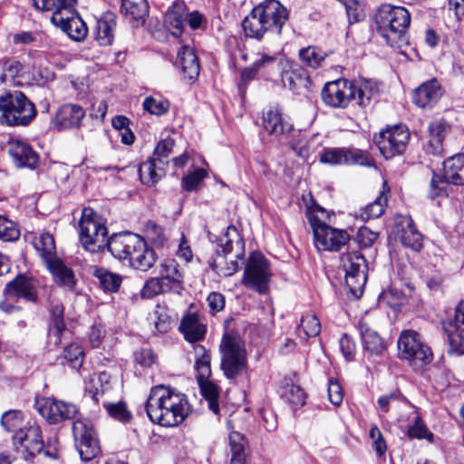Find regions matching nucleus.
Wrapping results in <instances>:
<instances>
[{"mask_svg":"<svg viewBox=\"0 0 464 464\" xmlns=\"http://www.w3.org/2000/svg\"><path fill=\"white\" fill-rule=\"evenodd\" d=\"M387 203V198L384 193L382 192L374 201L366 205L361 211V218L364 221H367L372 218H377L381 217L383 212Z\"/></svg>","mask_w":464,"mask_h":464,"instance_id":"nucleus-49","label":"nucleus"},{"mask_svg":"<svg viewBox=\"0 0 464 464\" xmlns=\"http://www.w3.org/2000/svg\"><path fill=\"white\" fill-rule=\"evenodd\" d=\"M443 91L437 79L420 85L413 93V102L420 108H431L441 98Z\"/></svg>","mask_w":464,"mask_h":464,"instance_id":"nucleus-20","label":"nucleus"},{"mask_svg":"<svg viewBox=\"0 0 464 464\" xmlns=\"http://www.w3.org/2000/svg\"><path fill=\"white\" fill-rule=\"evenodd\" d=\"M22 65L16 61H5L3 62V72L0 75L2 83H8L10 85H19L21 82L17 80Z\"/></svg>","mask_w":464,"mask_h":464,"instance_id":"nucleus-51","label":"nucleus"},{"mask_svg":"<svg viewBox=\"0 0 464 464\" xmlns=\"http://www.w3.org/2000/svg\"><path fill=\"white\" fill-rule=\"evenodd\" d=\"M34 246L40 252L46 265L57 258L54 239L51 234L42 233L34 241Z\"/></svg>","mask_w":464,"mask_h":464,"instance_id":"nucleus-43","label":"nucleus"},{"mask_svg":"<svg viewBox=\"0 0 464 464\" xmlns=\"http://www.w3.org/2000/svg\"><path fill=\"white\" fill-rule=\"evenodd\" d=\"M242 27L247 37L256 39L262 38L265 33L269 31L256 7L243 20Z\"/></svg>","mask_w":464,"mask_h":464,"instance_id":"nucleus-41","label":"nucleus"},{"mask_svg":"<svg viewBox=\"0 0 464 464\" xmlns=\"http://www.w3.org/2000/svg\"><path fill=\"white\" fill-rule=\"evenodd\" d=\"M74 6L75 0H60L59 5L54 8L51 16L52 24L57 27L64 26L72 16H78Z\"/></svg>","mask_w":464,"mask_h":464,"instance_id":"nucleus-42","label":"nucleus"},{"mask_svg":"<svg viewBox=\"0 0 464 464\" xmlns=\"http://www.w3.org/2000/svg\"><path fill=\"white\" fill-rule=\"evenodd\" d=\"M79 227L80 241L86 250L96 253L106 246L110 239L106 222L92 208H83Z\"/></svg>","mask_w":464,"mask_h":464,"instance_id":"nucleus-5","label":"nucleus"},{"mask_svg":"<svg viewBox=\"0 0 464 464\" xmlns=\"http://www.w3.org/2000/svg\"><path fill=\"white\" fill-rule=\"evenodd\" d=\"M178 59L184 77L195 81L199 75L200 66L194 50L183 45L178 53Z\"/></svg>","mask_w":464,"mask_h":464,"instance_id":"nucleus-31","label":"nucleus"},{"mask_svg":"<svg viewBox=\"0 0 464 464\" xmlns=\"http://www.w3.org/2000/svg\"><path fill=\"white\" fill-rule=\"evenodd\" d=\"M102 404L108 414L121 422H129L132 418L131 412L128 410L126 403L123 401L116 403L103 401Z\"/></svg>","mask_w":464,"mask_h":464,"instance_id":"nucleus-54","label":"nucleus"},{"mask_svg":"<svg viewBox=\"0 0 464 464\" xmlns=\"http://www.w3.org/2000/svg\"><path fill=\"white\" fill-rule=\"evenodd\" d=\"M50 325L48 332V342L50 344L58 346L62 342V336L68 331L63 322V306L61 303L52 304L50 308Z\"/></svg>","mask_w":464,"mask_h":464,"instance_id":"nucleus-25","label":"nucleus"},{"mask_svg":"<svg viewBox=\"0 0 464 464\" xmlns=\"http://www.w3.org/2000/svg\"><path fill=\"white\" fill-rule=\"evenodd\" d=\"M396 226L402 245L419 251L422 246V237L417 230L412 218L409 216H400L397 218Z\"/></svg>","mask_w":464,"mask_h":464,"instance_id":"nucleus-21","label":"nucleus"},{"mask_svg":"<svg viewBox=\"0 0 464 464\" xmlns=\"http://www.w3.org/2000/svg\"><path fill=\"white\" fill-rule=\"evenodd\" d=\"M244 256L245 242L236 227L229 226L219 238L217 254L210 266L219 276H230L239 269L238 260Z\"/></svg>","mask_w":464,"mask_h":464,"instance_id":"nucleus-2","label":"nucleus"},{"mask_svg":"<svg viewBox=\"0 0 464 464\" xmlns=\"http://www.w3.org/2000/svg\"><path fill=\"white\" fill-rule=\"evenodd\" d=\"M161 281L169 287V290L179 293L182 287L183 275L179 269V265L174 259H167L160 263L159 271Z\"/></svg>","mask_w":464,"mask_h":464,"instance_id":"nucleus-28","label":"nucleus"},{"mask_svg":"<svg viewBox=\"0 0 464 464\" xmlns=\"http://www.w3.org/2000/svg\"><path fill=\"white\" fill-rule=\"evenodd\" d=\"M116 27V16L113 13H105L97 20L93 30L94 38L102 46L111 44Z\"/></svg>","mask_w":464,"mask_h":464,"instance_id":"nucleus-29","label":"nucleus"},{"mask_svg":"<svg viewBox=\"0 0 464 464\" xmlns=\"http://www.w3.org/2000/svg\"><path fill=\"white\" fill-rule=\"evenodd\" d=\"M19 235L20 232L16 225L6 218L0 216V239L3 241H14L18 239Z\"/></svg>","mask_w":464,"mask_h":464,"instance_id":"nucleus-63","label":"nucleus"},{"mask_svg":"<svg viewBox=\"0 0 464 464\" xmlns=\"http://www.w3.org/2000/svg\"><path fill=\"white\" fill-rule=\"evenodd\" d=\"M442 328L447 335L450 352L464 354V300L455 307L454 318L442 323Z\"/></svg>","mask_w":464,"mask_h":464,"instance_id":"nucleus-15","label":"nucleus"},{"mask_svg":"<svg viewBox=\"0 0 464 464\" xmlns=\"http://www.w3.org/2000/svg\"><path fill=\"white\" fill-rule=\"evenodd\" d=\"M443 171L442 177L432 175L429 190V196L431 198L445 195L448 183L456 186L464 185V153L456 154L444 160Z\"/></svg>","mask_w":464,"mask_h":464,"instance_id":"nucleus-9","label":"nucleus"},{"mask_svg":"<svg viewBox=\"0 0 464 464\" xmlns=\"http://www.w3.org/2000/svg\"><path fill=\"white\" fill-rule=\"evenodd\" d=\"M186 341L189 343L200 342L204 339L207 333V325L204 324L198 314L188 313L181 321L179 327Z\"/></svg>","mask_w":464,"mask_h":464,"instance_id":"nucleus-23","label":"nucleus"},{"mask_svg":"<svg viewBox=\"0 0 464 464\" xmlns=\"http://www.w3.org/2000/svg\"><path fill=\"white\" fill-rule=\"evenodd\" d=\"M299 57L305 66L315 69L322 65L325 53L315 46H308L300 50Z\"/></svg>","mask_w":464,"mask_h":464,"instance_id":"nucleus-47","label":"nucleus"},{"mask_svg":"<svg viewBox=\"0 0 464 464\" xmlns=\"http://www.w3.org/2000/svg\"><path fill=\"white\" fill-rule=\"evenodd\" d=\"M141 237L133 233H124L112 236L106 246L111 255L120 260L130 262L132 253L140 245Z\"/></svg>","mask_w":464,"mask_h":464,"instance_id":"nucleus-18","label":"nucleus"},{"mask_svg":"<svg viewBox=\"0 0 464 464\" xmlns=\"http://www.w3.org/2000/svg\"><path fill=\"white\" fill-rule=\"evenodd\" d=\"M95 276L99 279L101 286L104 291L117 292L121 285V277L105 269H98Z\"/></svg>","mask_w":464,"mask_h":464,"instance_id":"nucleus-53","label":"nucleus"},{"mask_svg":"<svg viewBox=\"0 0 464 464\" xmlns=\"http://www.w3.org/2000/svg\"><path fill=\"white\" fill-rule=\"evenodd\" d=\"M148 11L146 0H121V12L136 26L143 24Z\"/></svg>","mask_w":464,"mask_h":464,"instance_id":"nucleus-36","label":"nucleus"},{"mask_svg":"<svg viewBox=\"0 0 464 464\" xmlns=\"http://www.w3.org/2000/svg\"><path fill=\"white\" fill-rule=\"evenodd\" d=\"M60 28L63 32L66 33L71 39L76 42L83 40L88 33L85 22L79 15L74 17L72 16L70 22Z\"/></svg>","mask_w":464,"mask_h":464,"instance_id":"nucleus-46","label":"nucleus"},{"mask_svg":"<svg viewBox=\"0 0 464 464\" xmlns=\"http://www.w3.org/2000/svg\"><path fill=\"white\" fill-rule=\"evenodd\" d=\"M284 399L293 406H302L305 402V394L298 385L290 384L285 386L283 393Z\"/></svg>","mask_w":464,"mask_h":464,"instance_id":"nucleus-62","label":"nucleus"},{"mask_svg":"<svg viewBox=\"0 0 464 464\" xmlns=\"http://www.w3.org/2000/svg\"><path fill=\"white\" fill-rule=\"evenodd\" d=\"M145 409L150 420L163 427L179 426L191 411L187 396L165 385H157L150 390Z\"/></svg>","mask_w":464,"mask_h":464,"instance_id":"nucleus-1","label":"nucleus"},{"mask_svg":"<svg viewBox=\"0 0 464 464\" xmlns=\"http://www.w3.org/2000/svg\"><path fill=\"white\" fill-rule=\"evenodd\" d=\"M324 103L334 109H345L353 101V83L345 79L327 82L321 92Z\"/></svg>","mask_w":464,"mask_h":464,"instance_id":"nucleus-14","label":"nucleus"},{"mask_svg":"<svg viewBox=\"0 0 464 464\" xmlns=\"http://www.w3.org/2000/svg\"><path fill=\"white\" fill-rule=\"evenodd\" d=\"M33 422L26 420L24 413L20 411H5L1 418V425L4 430L12 433V441L21 440L22 433L28 429Z\"/></svg>","mask_w":464,"mask_h":464,"instance_id":"nucleus-24","label":"nucleus"},{"mask_svg":"<svg viewBox=\"0 0 464 464\" xmlns=\"http://www.w3.org/2000/svg\"><path fill=\"white\" fill-rule=\"evenodd\" d=\"M140 243L141 246L137 247L132 253V256L129 263L135 269L147 271L155 265L158 257L155 251L152 248L148 247L146 242L142 238Z\"/></svg>","mask_w":464,"mask_h":464,"instance_id":"nucleus-34","label":"nucleus"},{"mask_svg":"<svg viewBox=\"0 0 464 464\" xmlns=\"http://www.w3.org/2000/svg\"><path fill=\"white\" fill-rule=\"evenodd\" d=\"M37 411L50 424H57L58 408L57 400L53 398H42L37 401Z\"/></svg>","mask_w":464,"mask_h":464,"instance_id":"nucleus-48","label":"nucleus"},{"mask_svg":"<svg viewBox=\"0 0 464 464\" xmlns=\"http://www.w3.org/2000/svg\"><path fill=\"white\" fill-rule=\"evenodd\" d=\"M46 266L59 285L70 290L73 289L76 284L74 274L61 259L56 258Z\"/></svg>","mask_w":464,"mask_h":464,"instance_id":"nucleus-40","label":"nucleus"},{"mask_svg":"<svg viewBox=\"0 0 464 464\" xmlns=\"http://www.w3.org/2000/svg\"><path fill=\"white\" fill-rule=\"evenodd\" d=\"M269 31L280 34L288 19V12L278 1L266 0L256 6Z\"/></svg>","mask_w":464,"mask_h":464,"instance_id":"nucleus-17","label":"nucleus"},{"mask_svg":"<svg viewBox=\"0 0 464 464\" xmlns=\"http://www.w3.org/2000/svg\"><path fill=\"white\" fill-rule=\"evenodd\" d=\"M359 330L364 349L371 354H381L385 349V343L379 334L366 321H361Z\"/></svg>","mask_w":464,"mask_h":464,"instance_id":"nucleus-33","label":"nucleus"},{"mask_svg":"<svg viewBox=\"0 0 464 464\" xmlns=\"http://www.w3.org/2000/svg\"><path fill=\"white\" fill-rule=\"evenodd\" d=\"M307 218L313 229L314 246L319 251H339L350 240L345 230L328 226L314 213L309 212Z\"/></svg>","mask_w":464,"mask_h":464,"instance_id":"nucleus-7","label":"nucleus"},{"mask_svg":"<svg viewBox=\"0 0 464 464\" xmlns=\"http://www.w3.org/2000/svg\"><path fill=\"white\" fill-rule=\"evenodd\" d=\"M272 272L268 261L260 252H253L245 267L243 285L260 295L267 294Z\"/></svg>","mask_w":464,"mask_h":464,"instance_id":"nucleus-8","label":"nucleus"},{"mask_svg":"<svg viewBox=\"0 0 464 464\" xmlns=\"http://www.w3.org/2000/svg\"><path fill=\"white\" fill-rule=\"evenodd\" d=\"M375 20L379 34L391 46H401L408 42L407 30L411 24V15L406 8L382 5Z\"/></svg>","mask_w":464,"mask_h":464,"instance_id":"nucleus-3","label":"nucleus"},{"mask_svg":"<svg viewBox=\"0 0 464 464\" xmlns=\"http://www.w3.org/2000/svg\"><path fill=\"white\" fill-rule=\"evenodd\" d=\"M84 353L82 346L72 343L64 349V359L73 369H79L83 362Z\"/></svg>","mask_w":464,"mask_h":464,"instance_id":"nucleus-60","label":"nucleus"},{"mask_svg":"<svg viewBox=\"0 0 464 464\" xmlns=\"http://www.w3.org/2000/svg\"><path fill=\"white\" fill-rule=\"evenodd\" d=\"M85 114V110L81 105L67 103L56 111L53 124L59 130L80 128Z\"/></svg>","mask_w":464,"mask_h":464,"instance_id":"nucleus-19","label":"nucleus"},{"mask_svg":"<svg viewBox=\"0 0 464 464\" xmlns=\"http://www.w3.org/2000/svg\"><path fill=\"white\" fill-rule=\"evenodd\" d=\"M76 449L82 460L90 461L100 453V445L92 423L87 420H77L72 424Z\"/></svg>","mask_w":464,"mask_h":464,"instance_id":"nucleus-12","label":"nucleus"},{"mask_svg":"<svg viewBox=\"0 0 464 464\" xmlns=\"http://www.w3.org/2000/svg\"><path fill=\"white\" fill-rule=\"evenodd\" d=\"M345 9L350 24L358 23L365 16L362 5L356 0H347Z\"/></svg>","mask_w":464,"mask_h":464,"instance_id":"nucleus-64","label":"nucleus"},{"mask_svg":"<svg viewBox=\"0 0 464 464\" xmlns=\"http://www.w3.org/2000/svg\"><path fill=\"white\" fill-rule=\"evenodd\" d=\"M200 392L204 399L208 401V405L210 411H212L215 414H218L219 412V405H218V398H219V390L218 387L209 381L208 379L203 380L202 382H198Z\"/></svg>","mask_w":464,"mask_h":464,"instance_id":"nucleus-45","label":"nucleus"},{"mask_svg":"<svg viewBox=\"0 0 464 464\" xmlns=\"http://www.w3.org/2000/svg\"><path fill=\"white\" fill-rule=\"evenodd\" d=\"M13 444L20 450L22 457L25 460L34 459L36 455L42 453L44 450V441L40 426L33 421L31 426L21 435V440H15Z\"/></svg>","mask_w":464,"mask_h":464,"instance_id":"nucleus-16","label":"nucleus"},{"mask_svg":"<svg viewBox=\"0 0 464 464\" xmlns=\"http://www.w3.org/2000/svg\"><path fill=\"white\" fill-rule=\"evenodd\" d=\"M408 436L411 439L427 440L432 442L434 435L429 430L423 420L419 417H415L414 421L408 427Z\"/></svg>","mask_w":464,"mask_h":464,"instance_id":"nucleus-57","label":"nucleus"},{"mask_svg":"<svg viewBox=\"0 0 464 464\" xmlns=\"http://www.w3.org/2000/svg\"><path fill=\"white\" fill-rule=\"evenodd\" d=\"M228 440L231 451L230 464H248L247 440L245 436L238 431H231Z\"/></svg>","mask_w":464,"mask_h":464,"instance_id":"nucleus-38","label":"nucleus"},{"mask_svg":"<svg viewBox=\"0 0 464 464\" xmlns=\"http://www.w3.org/2000/svg\"><path fill=\"white\" fill-rule=\"evenodd\" d=\"M5 294L7 298H25L34 301L36 298V291L32 279L18 276L6 285Z\"/></svg>","mask_w":464,"mask_h":464,"instance_id":"nucleus-27","label":"nucleus"},{"mask_svg":"<svg viewBox=\"0 0 464 464\" xmlns=\"http://www.w3.org/2000/svg\"><path fill=\"white\" fill-rule=\"evenodd\" d=\"M353 83V101L361 107L370 105L372 100L377 98L379 94L378 83L372 80L360 79L352 82Z\"/></svg>","mask_w":464,"mask_h":464,"instance_id":"nucleus-26","label":"nucleus"},{"mask_svg":"<svg viewBox=\"0 0 464 464\" xmlns=\"http://www.w3.org/2000/svg\"><path fill=\"white\" fill-rule=\"evenodd\" d=\"M111 388V375L107 372L93 374L85 382V392L95 402H99L100 397L110 392Z\"/></svg>","mask_w":464,"mask_h":464,"instance_id":"nucleus-32","label":"nucleus"},{"mask_svg":"<svg viewBox=\"0 0 464 464\" xmlns=\"http://www.w3.org/2000/svg\"><path fill=\"white\" fill-rule=\"evenodd\" d=\"M221 369L225 376L234 379L246 367V352L242 339L237 334H224L221 343Z\"/></svg>","mask_w":464,"mask_h":464,"instance_id":"nucleus-6","label":"nucleus"},{"mask_svg":"<svg viewBox=\"0 0 464 464\" xmlns=\"http://www.w3.org/2000/svg\"><path fill=\"white\" fill-rule=\"evenodd\" d=\"M36 116L34 104L21 92H8L0 95V124L26 126Z\"/></svg>","mask_w":464,"mask_h":464,"instance_id":"nucleus-4","label":"nucleus"},{"mask_svg":"<svg viewBox=\"0 0 464 464\" xmlns=\"http://www.w3.org/2000/svg\"><path fill=\"white\" fill-rule=\"evenodd\" d=\"M156 161L154 159L148 160L146 162H143L140 164L139 168V176L140 179V181L148 186L154 185L157 183L160 179V175L158 174L156 171Z\"/></svg>","mask_w":464,"mask_h":464,"instance_id":"nucleus-56","label":"nucleus"},{"mask_svg":"<svg viewBox=\"0 0 464 464\" xmlns=\"http://www.w3.org/2000/svg\"><path fill=\"white\" fill-rule=\"evenodd\" d=\"M205 169L198 168L190 174L184 176L181 179V187L186 191L196 190L199 183L206 178Z\"/></svg>","mask_w":464,"mask_h":464,"instance_id":"nucleus-61","label":"nucleus"},{"mask_svg":"<svg viewBox=\"0 0 464 464\" xmlns=\"http://www.w3.org/2000/svg\"><path fill=\"white\" fill-rule=\"evenodd\" d=\"M276 67L277 57L276 55L259 53L253 64L242 72V78L244 80H250L254 78L256 73L261 72L266 74Z\"/></svg>","mask_w":464,"mask_h":464,"instance_id":"nucleus-37","label":"nucleus"},{"mask_svg":"<svg viewBox=\"0 0 464 464\" xmlns=\"http://www.w3.org/2000/svg\"><path fill=\"white\" fill-rule=\"evenodd\" d=\"M410 139L409 130L403 125H396L382 130L375 138L381 153L386 158L401 154Z\"/></svg>","mask_w":464,"mask_h":464,"instance_id":"nucleus-13","label":"nucleus"},{"mask_svg":"<svg viewBox=\"0 0 464 464\" xmlns=\"http://www.w3.org/2000/svg\"><path fill=\"white\" fill-rule=\"evenodd\" d=\"M142 107L144 111L150 114L161 116L168 112L169 109V102L164 99H157L150 96L144 100Z\"/></svg>","mask_w":464,"mask_h":464,"instance_id":"nucleus-58","label":"nucleus"},{"mask_svg":"<svg viewBox=\"0 0 464 464\" xmlns=\"http://www.w3.org/2000/svg\"><path fill=\"white\" fill-rule=\"evenodd\" d=\"M445 124L441 121H433L429 125V137L425 145L427 153L438 156L443 152V139Z\"/></svg>","mask_w":464,"mask_h":464,"instance_id":"nucleus-39","label":"nucleus"},{"mask_svg":"<svg viewBox=\"0 0 464 464\" xmlns=\"http://www.w3.org/2000/svg\"><path fill=\"white\" fill-rule=\"evenodd\" d=\"M169 287L159 277H152L146 281L143 288L140 291L142 298H152L157 295L168 292Z\"/></svg>","mask_w":464,"mask_h":464,"instance_id":"nucleus-59","label":"nucleus"},{"mask_svg":"<svg viewBox=\"0 0 464 464\" xmlns=\"http://www.w3.org/2000/svg\"><path fill=\"white\" fill-rule=\"evenodd\" d=\"M321 332V324L314 314H305L302 317L298 334L300 337L308 338L318 335Z\"/></svg>","mask_w":464,"mask_h":464,"instance_id":"nucleus-52","label":"nucleus"},{"mask_svg":"<svg viewBox=\"0 0 464 464\" xmlns=\"http://www.w3.org/2000/svg\"><path fill=\"white\" fill-rule=\"evenodd\" d=\"M347 163L346 165H360L363 167L373 166V160L370 153L353 147L346 148Z\"/></svg>","mask_w":464,"mask_h":464,"instance_id":"nucleus-55","label":"nucleus"},{"mask_svg":"<svg viewBox=\"0 0 464 464\" xmlns=\"http://www.w3.org/2000/svg\"><path fill=\"white\" fill-rule=\"evenodd\" d=\"M186 11V5L178 2L174 3L165 14L164 23L169 30L172 29L171 34L175 37H179L182 34Z\"/></svg>","mask_w":464,"mask_h":464,"instance_id":"nucleus-35","label":"nucleus"},{"mask_svg":"<svg viewBox=\"0 0 464 464\" xmlns=\"http://www.w3.org/2000/svg\"><path fill=\"white\" fill-rule=\"evenodd\" d=\"M398 349L401 357L414 365L422 366L432 361L430 348L414 330L401 332L398 340Z\"/></svg>","mask_w":464,"mask_h":464,"instance_id":"nucleus-10","label":"nucleus"},{"mask_svg":"<svg viewBox=\"0 0 464 464\" xmlns=\"http://www.w3.org/2000/svg\"><path fill=\"white\" fill-rule=\"evenodd\" d=\"M195 352L197 354L195 369L197 371V381L202 382L208 379L211 374L210 355L204 346L196 345Z\"/></svg>","mask_w":464,"mask_h":464,"instance_id":"nucleus-44","label":"nucleus"},{"mask_svg":"<svg viewBox=\"0 0 464 464\" xmlns=\"http://www.w3.org/2000/svg\"><path fill=\"white\" fill-rule=\"evenodd\" d=\"M320 161L330 165H346V148H324L320 153Z\"/></svg>","mask_w":464,"mask_h":464,"instance_id":"nucleus-50","label":"nucleus"},{"mask_svg":"<svg viewBox=\"0 0 464 464\" xmlns=\"http://www.w3.org/2000/svg\"><path fill=\"white\" fill-rule=\"evenodd\" d=\"M342 263L345 272V284L353 297L358 299L362 296L367 281V264L364 256L353 252L342 256Z\"/></svg>","mask_w":464,"mask_h":464,"instance_id":"nucleus-11","label":"nucleus"},{"mask_svg":"<svg viewBox=\"0 0 464 464\" xmlns=\"http://www.w3.org/2000/svg\"><path fill=\"white\" fill-rule=\"evenodd\" d=\"M9 153L19 167L34 169L38 163V155L26 143L16 140L11 143Z\"/></svg>","mask_w":464,"mask_h":464,"instance_id":"nucleus-30","label":"nucleus"},{"mask_svg":"<svg viewBox=\"0 0 464 464\" xmlns=\"http://www.w3.org/2000/svg\"><path fill=\"white\" fill-rule=\"evenodd\" d=\"M264 129L276 139L288 135L293 130V124L278 109H270L264 116Z\"/></svg>","mask_w":464,"mask_h":464,"instance_id":"nucleus-22","label":"nucleus"}]
</instances>
